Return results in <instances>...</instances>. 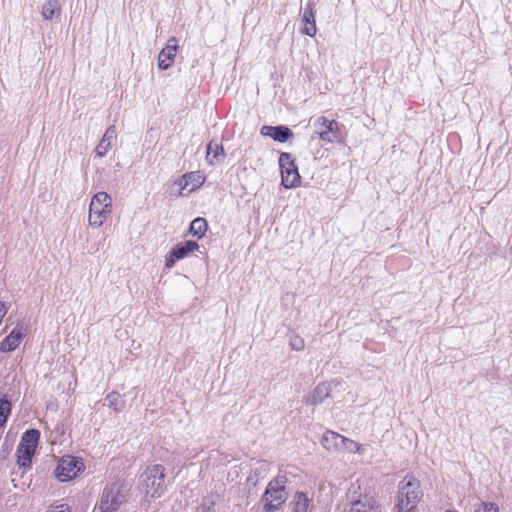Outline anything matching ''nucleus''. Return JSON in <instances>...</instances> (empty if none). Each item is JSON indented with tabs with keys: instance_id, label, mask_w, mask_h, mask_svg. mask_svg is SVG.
<instances>
[{
	"instance_id": "nucleus-3",
	"label": "nucleus",
	"mask_w": 512,
	"mask_h": 512,
	"mask_svg": "<svg viewBox=\"0 0 512 512\" xmlns=\"http://www.w3.org/2000/svg\"><path fill=\"white\" fill-rule=\"evenodd\" d=\"M141 491L145 496L159 498L165 492V468L160 464L146 467L139 477Z\"/></svg>"
},
{
	"instance_id": "nucleus-30",
	"label": "nucleus",
	"mask_w": 512,
	"mask_h": 512,
	"mask_svg": "<svg viewBox=\"0 0 512 512\" xmlns=\"http://www.w3.org/2000/svg\"><path fill=\"white\" fill-rule=\"evenodd\" d=\"M9 310V305L5 302L0 301V324L2 323L3 318L7 314Z\"/></svg>"
},
{
	"instance_id": "nucleus-29",
	"label": "nucleus",
	"mask_w": 512,
	"mask_h": 512,
	"mask_svg": "<svg viewBox=\"0 0 512 512\" xmlns=\"http://www.w3.org/2000/svg\"><path fill=\"white\" fill-rule=\"evenodd\" d=\"M214 504H215V501L212 499V497L206 498L203 500L200 508H201L202 512H210V510L212 509Z\"/></svg>"
},
{
	"instance_id": "nucleus-17",
	"label": "nucleus",
	"mask_w": 512,
	"mask_h": 512,
	"mask_svg": "<svg viewBox=\"0 0 512 512\" xmlns=\"http://www.w3.org/2000/svg\"><path fill=\"white\" fill-rule=\"evenodd\" d=\"M302 29L301 32L308 36H314L317 32L316 21H315V12L313 8V4L308 3L303 10L302 14Z\"/></svg>"
},
{
	"instance_id": "nucleus-15",
	"label": "nucleus",
	"mask_w": 512,
	"mask_h": 512,
	"mask_svg": "<svg viewBox=\"0 0 512 512\" xmlns=\"http://www.w3.org/2000/svg\"><path fill=\"white\" fill-rule=\"evenodd\" d=\"M261 135L271 137L273 140L280 143L286 142L293 137L292 131L285 126H269L264 125L260 130Z\"/></svg>"
},
{
	"instance_id": "nucleus-8",
	"label": "nucleus",
	"mask_w": 512,
	"mask_h": 512,
	"mask_svg": "<svg viewBox=\"0 0 512 512\" xmlns=\"http://www.w3.org/2000/svg\"><path fill=\"white\" fill-rule=\"evenodd\" d=\"M279 166L282 185L287 189L297 187L300 183V175L290 153L283 152L280 154Z\"/></svg>"
},
{
	"instance_id": "nucleus-20",
	"label": "nucleus",
	"mask_w": 512,
	"mask_h": 512,
	"mask_svg": "<svg viewBox=\"0 0 512 512\" xmlns=\"http://www.w3.org/2000/svg\"><path fill=\"white\" fill-rule=\"evenodd\" d=\"M225 157V151L221 143L216 140H212L207 145L206 161L209 165L214 166L216 163L223 160Z\"/></svg>"
},
{
	"instance_id": "nucleus-1",
	"label": "nucleus",
	"mask_w": 512,
	"mask_h": 512,
	"mask_svg": "<svg viewBox=\"0 0 512 512\" xmlns=\"http://www.w3.org/2000/svg\"><path fill=\"white\" fill-rule=\"evenodd\" d=\"M131 485L123 480L107 483L96 504L99 512H117L130 497Z\"/></svg>"
},
{
	"instance_id": "nucleus-28",
	"label": "nucleus",
	"mask_w": 512,
	"mask_h": 512,
	"mask_svg": "<svg viewBox=\"0 0 512 512\" xmlns=\"http://www.w3.org/2000/svg\"><path fill=\"white\" fill-rule=\"evenodd\" d=\"M290 347L295 351H301L305 347V342L299 335H292L289 339Z\"/></svg>"
},
{
	"instance_id": "nucleus-5",
	"label": "nucleus",
	"mask_w": 512,
	"mask_h": 512,
	"mask_svg": "<svg viewBox=\"0 0 512 512\" xmlns=\"http://www.w3.org/2000/svg\"><path fill=\"white\" fill-rule=\"evenodd\" d=\"M286 482L287 478L285 475H278L268 483L261 498L265 512H274L278 510L286 501Z\"/></svg>"
},
{
	"instance_id": "nucleus-11",
	"label": "nucleus",
	"mask_w": 512,
	"mask_h": 512,
	"mask_svg": "<svg viewBox=\"0 0 512 512\" xmlns=\"http://www.w3.org/2000/svg\"><path fill=\"white\" fill-rule=\"evenodd\" d=\"M199 249V245L195 241H185L178 243L165 258V266L167 268H172L175 263L179 260L187 257L191 252H194Z\"/></svg>"
},
{
	"instance_id": "nucleus-21",
	"label": "nucleus",
	"mask_w": 512,
	"mask_h": 512,
	"mask_svg": "<svg viewBox=\"0 0 512 512\" xmlns=\"http://www.w3.org/2000/svg\"><path fill=\"white\" fill-rule=\"evenodd\" d=\"M41 16L44 20H53L58 18L61 13L59 0H47L40 9Z\"/></svg>"
},
{
	"instance_id": "nucleus-25",
	"label": "nucleus",
	"mask_w": 512,
	"mask_h": 512,
	"mask_svg": "<svg viewBox=\"0 0 512 512\" xmlns=\"http://www.w3.org/2000/svg\"><path fill=\"white\" fill-rule=\"evenodd\" d=\"M11 413V402L0 394V429L3 428Z\"/></svg>"
},
{
	"instance_id": "nucleus-4",
	"label": "nucleus",
	"mask_w": 512,
	"mask_h": 512,
	"mask_svg": "<svg viewBox=\"0 0 512 512\" xmlns=\"http://www.w3.org/2000/svg\"><path fill=\"white\" fill-rule=\"evenodd\" d=\"M112 213L111 196L100 191L94 194L89 204L88 222L91 227L99 228Z\"/></svg>"
},
{
	"instance_id": "nucleus-19",
	"label": "nucleus",
	"mask_w": 512,
	"mask_h": 512,
	"mask_svg": "<svg viewBox=\"0 0 512 512\" xmlns=\"http://www.w3.org/2000/svg\"><path fill=\"white\" fill-rule=\"evenodd\" d=\"M344 436L334 431H326L321 439V444L328 451H342Z\"/></svg>"
},
{
	"instance_id": "nucleus-10",
	"label": "nucleus",
	"mask_w": 512,
	"mask_h": 512,
	"mask_svg": "<svg viewBox=\"0 0 512 512\" xmlns=\"http://www.w3.org/2000/svg\"><path fill=\"white\" fill-rule=\"evenodd\" d=\"M83 469L84 464L81 459L65 456L59 461L55 474L59 481L67 482L74 479Z\"/></svg>"
},
{
	"instance_id": "nucleus-24",
	"label": "nucleus",
	"mask_w": 512,
	"mask_h": 512,
	"mask_svg": "<svg viewBox=\"0 0 512 512\" xmlns=\"http://www.w3.org/2000/svg\"><path fill=\"white\" fill-rule=\"evenodd\" d=\"M106 401L108 403V406L112 408L116 412H120L123 410L125 406V401L122 398V396L116 392L112 391L106 396Z\"/></svg>"
},
{
	"instance_id": "nucleus-23",
	"label": "nucleus",
	"mask_w": 512,
	"mask_h": 512,
	"mask_svg": "<svg viewBox=\"0 0 512 512\" xmlns=\"http://www.w3.org/2000/svg\"><path fill=\"white\" fill-rule=\"evenodd\" d=\"M329 396V385L321 383L315 387L312 395L309 398L311 404L321 403L326 397Z\"/></svg>"
},
{
	"instance_id": "nucleus-27",
	"label": "nucleus",
	"mask_w": 512,
	"mask_h": 512,
	"mask_svg": "<svg viewBox=\"0 0 512 512\" xmlns=\"http://www.w3.org/2000/svg\"><path fill=\"white\" fill-rule=\"evenodd\" d=\"M474 512H499V508L495 503L481 502L475 506Z\"/></svg>"
},
{
	"instance_id": "nucleus-2",
	"label": "nucleus",
	"mask_w": 512,
	"mask_h": 512,
	"mask_svg": "<svg viewBox=\"0 0 512 512\" xmlns=\"http://www.w3.org/2000/svg\"><path fill=\"white\" fill-rule=\"evenodd\" d=\"M421 497L419 481L408 475L398 484L396 508L399 512H411L416 508Z\"/></svg>"
},
{
	"instance_id": "nucleus-16",
	"label": "nucleus",
	"mask_w": 512,
	"mask_h": 512,
	"mask_svg": "<svg viewBox=\"0 0 512 512\" xmlns=\"http://www.w3.org/2000/svg\"><path fill=\"white\" fill-rule=\"evenodd\" d=\"M116 137H117L116 127L114 125L109 126L105 130L101 140L99 141L98 145L96 146V149H95L96 156L104 157L111 149L112 142L116 139Z\"/></svg>"
},
{
	"instance_id": "nucleus-18",
	"label": "nucleus",
	"mask_w": 512,
	"mask_h": 512,
	"mask_svg": "<svg viewBox=\"0 0 512 512\" xmlns=\"http://www.w3.org/2000/svg\"><path fill=\"white\" fill-rule=\"evenodd\" d=\"M291 512H310L312 499L304 492H296L290 502Z\"/></svg>"
},
{
	"instance_id": "nucleus-12",
	"label": "nucleus",
	"mask_w": 512,
	"mask_h": 512,
	"mask_svg": "<svg viewBox=\"0 0 512 512\" xmlns=\"http://www.w3.org/2000/svg\"><path fill=\"white\" fill-rule=\"evenodd\" d=\"M206 180L205 175L201 171H193L184 174L177 182L181 194L184 192L191 193L200 188Z\"/></svg>"
},
{
	"instance_id": "nucleus-13",
	"label": "nucleus",
	"mask_w": 512,
	"mask_h": 512,
	"mask_svg": "<svg viewBox=\"0 0 512 512\" xmlns=\"http://www.w3.org/2000/svg\"><path fill=\"white\" fill-rule=\"evenodd\" d=\"M177 50V40L175 37H171L158 55V68L161 70L170 68L174 63Z\"/></svg>"
},
{
	"instance_id": "nucleus-26",
	"label": "nucleus",
	"mask_w": 512,
	"mask_h": 512,
	"mask_svg": "<svg viewBox=\"0 0 512 512\" xmlns=\"http://www.w3.org/2000/svg\"><path fill=\"white\" fill-rule=\"evenodd\" d=\"M343 450H346L351 453H358V454L364 453V448L362 447L361 444L355 442L352 439L346 438V437H344V441L342 444V451Z\"/></svg>"
},
{
	"instance_id": "nucleus-6",
	"label": "nucleus",
	"mask_w": 512,
	"mask_h": 512,
	"mask_svg": "<svg viewBox=\"0 0 512 512\" xmlns=\"http://www.w3.org/2000/svg\"><path fill=\"white\" fill-rule=\"evenodd\" d=\"M39 438L40 432L36 429H30L23 433L16 449L17 464L20 467L30 466Z\"/></svg>"
},
{
	"instance_id": "nucleus-7",
	"label": "nucleus",
	"mask_w": 512,
	"mask_h": 512,
	"mask_svg": "<svg viewBox=\"0 0 512 512\" xmlns=\"http://www.w3.org/2000/svg\"><path fill=\"white\" fill-rule=\"evenodd\" d=\"M359 486L352 485L347 493L349 512H379V506L374 496L358 493Z\"/></svg>"
},
{
	"instance_id": "nucleus-31",
	"label": "nucleus",
	"mask_w": 512,
	"mask_h": 512,
	"mask_svg": "<svg viewBox=\"0 0 512 512\" xmlns=\"http://www.w3.org/2000/svg\"><path fill=\"white\" fill-rule=\"evenodd\" d=\"M51 512H71L70 508L67 505H59L54 508Z\"/></svg>"
},
{
	"instance_id": "nucleus-9",
	"label": "nucleus",
	"mask_w": 512,
	"mask_h": 512,
	"mask_svg": "<svg viewBox=\"0 0 512 512\" xmlns=\"http://www.w3.org/2000/svg\"><path fill=\"white\" fill-rule=\"evenodd\" d=\"M316 131L312 138L317 136L320 140L333 143L340 140L339 125L335 120H329L324 116L316 118L313 122Z\"/></svg>"
},
{
	"instance_id": "nucleus-22",
	"label": "nucleus",
	"mask_w": 512,
	"mask_h": 512,
	"mask_svg": "<svg viewBox=\"0 0 512 512\" xmlns=\"http://www.w3.org/2000/svg\"><path fill=\"white\" fill-rule=\"evenodd\" d=\"M207 228V221L204 218L198 217L191 222L189 232L200 239L205 235Z\"/></svg>"
},
{
	"instance_id": "nucleus-14",
	"label": "nucleus",
	"mask_w": 512,
	"mask_h": 512,
	"mask_svg": "<svg viewBox=\"0 0 512 512\" xmlns=\"http://www.w3.org/2000/svg\"><path fill=\"white\" fill-rule=\"evenodd\" d=\"M26 334V329L23 325L18 324L10 334L4 338L0 343V351L1 352H11L14 351L23 340Z\"/></svg>"
}]
</instances>
